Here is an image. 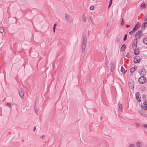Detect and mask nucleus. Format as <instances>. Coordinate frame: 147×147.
<instances>
[{
	"instance_id": "nucleus-19",
	"label": "nucleus",
	"mask_w": 147,
	"mask_h": 147,
	"mask_svg": "<svg viewBox=\"0 0 147 147\" xmlns=\"http://www.w3.org/2000/svg\"><path fill=\"white\" fill-rule=\"evenodd\" d=\"M136 145L138 147H141L142 144L140 142H138L136 143Z\"/></svg>"
},
{
	"instance_id": "nucleus-53",
	"label": "nucleus",
	"mask_w": 147,
	"mask_h": 147,
	"mask_svg": "<svg viewBox=\"0 0 147 147\" xmlns=\"http://www.w3.org/2000/svg\"><path fill=\"white\" fill-rule=\"evenodd\" d=\"M90 32V31H88V36H89V35Z\"/></svg>"
},
{
	"instance_id": "nucleus-28",
	"label": "nucleus",
	"mask_w": 147,
	"mask_h": 147,
	"mask_svg": "<svg viewBox=\"0 0 147 147\" xmlns=\"http://www.w3.org/2000/svg\"><path fill=\"white\" fill-rule=\"evenodd\" d=\"M135 43L134 42V41L133 42L132 44V48L133 50L135 49L134 46H135Z\"/></svg>"
},
{
	"instance_id": "nucleus-41",
	"label": "nucleus",
	"mask_w": 147,
	"mask_h": 147,
	"mask_svg": "<svg viewBox=\"0 0 147 147\" xmlns=\"http://www.w3.org/2000/svg\"><path fill=\"white\" fill-rule=\"evenodd\" d=\"M141 115L142 116H145L146 117H147V115L144 114L142 113H141Z\"/></svg>"
},
{
	"instance_id": "nucleus-51",
	"label": "nucleus",
	"mask_w": 147,
	"mask_h": 147,
	"mask_svg": "<svg viewBox=\"0 0 147 147\" xmlns=\"http://www.w3.org/2000/svg\"><path fill=\"white\" fill-rule=\"evenodd\" d=\"M53 32L54 33L55 32V29H54V28H53Z\"/></svg>"
},
{
	"instance_id": "nucleus-33",
	"label": "nucleus",
	"mask_w": 147,
	"mask_h": 147,
	"mask_svg": "<svg viewBox=\"0 0 147 147\" xmlns=\"http://www.w3.org/2000/svg\"><path fill=\"white\" fill-rule=\"evenodd\" d=\"M133 32H134V31H133V29H132V31H131L129 32V35H132L133 34Z\"/></svg>"
},
{
	"instance_id": "nucleus-45",
	"label": "nucleus",
	"mask_w": 147,
	"mask_h": 147,
	"mask_svg": "<svg viewBox=\"0 0 147 147\" xmlns=\"http://www.w3.org/2000/svg\"><path fill=\"white\" fill-rule=\"evenodd\" d=\"M144 24L146 25L147 26V21H146L145 22H144Z\"/></svg>"
},
{
	"instance_id": "nucleus-20",
	"label": "nucleus",
	"mask_w": 147,
	"mask_h": 147,
	"mask_svg": "<svg viewBox=\"0 0 147 147\" xmlns=\"http://www.w3.org/2000/svg\"><path fill=\"white\" fill-rule=\"evenodd\" d=\"M125 23V22L123 19H122V20L121 22V26H122L123 24Z\"/></svg>"
},
{
	"instance_id": "nucleus-35",
	"label": "nucleus",
	"mask_w": 147,
	"mask_h": 147,
	"mask_svg": "<svg viewBox=\"0 0 147 147\" xmlns=\"http://www.w3.org/2000/svg\"><path fill=\"white\" fill-rule=\"evenodd\" d=\"M134 41L136 42L135 43H137L138 39L137 38H136L134 39Z\"/></svg>"
},
{
	"instance_id": "nucleus-30",
	"label": "nucleus",
	"mask_w": 147,
	"mask_h": 147,
	"mask_svg": "<svg viewBox=\"0 0 147 147\" xmlns=\"http://www.w3.org/2000/svg\"><path fill=\"white\" fill-rule=\"evenodd\" d=\"M129 52H128L127 53V54L125 55V57H127L128 58H130V56L129 55Z\"/></svg>"
},
{
	"instance_id": "nucleus-34",
	"label": "nucleus",
	"mask_w": 147,
	"mask_h": 147,
	"mask_svg": "<svg viewBox=\"0 0 147 147\" xmlns=\"http://www.w3.org/2000/svg\"><path fill=\"white\" fill-rule=\"evenodd\" d=\"M57 25V24L55 23L53 26V28L56 29V27Z\"/></svg>"
},
{
	"instance_id": "nucleus-1",
	"label": "nucleus",
	"mask_w": 147,
	"mask_h": 147,
	"mask_svg": "<svg viewBox=\"0 0 147 147\" xmlns=\"http://www.w3.org/2000/svg\"><path fill=\"white\" fill-rule=\"evenodd\" d=\"M86 35L85 34H82V37L83 38V45L82 46V53H83L84 52L85 47H86V45L87 42V38L85 37Z\"/></svg>"
},
{
	"instance_id": "nucleus-52",
	"label": "nucleus",
	"mask_w": 147,
	"mask_h": 147,
	"mask_svg": "<svg viewBox=\"0 0 147 147\" xmlns=\"http://www.w3.org/2000/svg\"><path fill=\"white\" fill-rule=\"evenodd\" d=\"M142 73H139L140 74V76H142Z\"/></svg>"
},
{
	"instance_id": "nucleus-2",
	"label": "nucleus",
	"mask_w": 147,
	"mask_h": 147,
	"mask_svg": "<svg viewBox=\"0 0 147 147\" xmlns=\"http://www.w3.org/2000/svg\"><path fill=\"white\" fill-rule=\"evenodd\" d=\"M65 19L66 21L68 22H72L73 19L72 17L67 13L65 14Z\"/></svg>"
},
{
	"instance_id": "nucleus-3",
	"label": "nucleus",
	"mask_w": 147,
	"mask_h": 147,
	"mask_svg": "<svg viewBox=\"0 0 147 147\" xmlns=\"http://www.w3.org/2000/svg\"><path fill=\"white\" fill-rule=\"evenodd\" d=\"M138 82L140 84H144L146 82V79L144 76H141L138 79Z\"/></svg>"
},
{
	"instance_id": "nucleus-4",
	"label": "nucleus",
	"mask_w": 147,
	"mask_h": 147,
	"mask_svg": "<svg viewBox=\"0 0 147 147\" xmlns=\"http://www.w3.org/2000/svg\"><path fill=\"white\" fill-rule=\"evenodd\" d=\"M141 25V23L139 22H138L137 23L135 24L134 27L133 28V31L136 32L140 28Z\"/></svg>"
},
{
	"instance_id": "nucleus-56",
	"label": "nucleus",
	"mask_w": 147,
	"mask_h": 147,
	"mask_svg": "<svg viewBox=\"0 0 147 147\" xmlns=\"http://www.w3.org/2000/svg\"><path fill=\"white\" fill-rule=\"evenodd\" d=\"M91 22H92V20H91Z\"/></svg>"
},
{
	"instance_id": "nucleus-8",
	"label": "nucleus",
	"mask_w": 147,
	"mask_h": 147,
	"mask_svg": "<svg viewBox=\"0 0 147 147\" xmlns=\"http://www.w3.org/2000/svg\"><path fill=\"white\" fill-rule=\"evenodd\" d=\"M142 31L141 30H139L137 31L136 32V34L134 35L135 37L136 38H137L138 36H139V35H141L142 34Z\"/></svg>"
},
{
	"instance_id": "nucleus-37",
	"label": "nucleus",
	"mask_w": 147,
	"mask_h": 147,
	"mask_svg": "<svg viewBox=\"0 0 147 147\" xmlns=\"http://www.w3.org/2000/svg\"><path fill=\"white\" fill-rule=\"evenodd\" d=\"M116 41L117 43H119L120 41V38H117L116 39Z\"/></svg>"
},
{
	"instance_id": "nucleus-38",
	"label": "nucleus",
	"mask_w": 147,
	"mask_h": 147,
	"mask_svg": "<svg viewBox=\"0 0 147 147\" xmlns=\"http://www.w3.org/2000/svg\"><path fill=\"white\" fill-rule=\"evenodd\" d=\"M146 102H147V100H145V101L144 102V103H143V104H144V105H145V106H146V105L147 104L146 103Z\"/></svg>"
},
{
	"instance_id": "nucleus-44",
	"label": "nucleus",
	"mask_w": 147,
	"mask_h": 147,
	"mask_svg": "<svg viewBox=\"0 0 147 147\" xmlns=\"http://www.w3.org/2000/svg\"><path fill=\"white\" fill-rule=\"evenodd\" d=\"M34 110L36 113L37 114V109H36L35 107L34 108Z\"/></svg>"
},
{
	"instance_id": "nucleus-22",
	"label": "nucleus",
	"mask_w": 147,
	"mask_h": 147,
	"mask_svg": "<svg viewBox=\"0 0 147 147\" xmlns=\"http://www.w3.org/2000/svg\"><path fill=\"white\" fill-rule=\"evenodd\" d=\"M113 0H110L109 1V4L108 7V8H109L111 5Z\"/></svg>"
},
{
	"instance_id": "nucleus-26",
	"label": "nucleus",
	"mask_w": 147,
	"mask_h": 147,
	"mask_svg": "<svg viewBox=\"0 0 147 147\" xmlns=\"http://www.w3.org/2000/svg\"><path fill=\"white\" fill-rule=\"evenodd\" d=\"M83 21L84 22H85L86 21V19L85 18V16L84 15L83 16Z\"/></svg>"
},
{
	"instance_id": "nucleus-21",
	"label": "nucleus",
	"mask_w": 147,
	"mask_h": 147,
	"mask_svg": "<svg viewBox=\"0 0 147 147\" xmlns=\"http://www.w3.org/2000/svg\"><path fill=\"white\" fill-rule=\"evenodd\" d=\"M127 34H126L124 36V38L123 39V41H126L127 39Z\"/></svg>"
},
{
	"instance_id": "nucleus-50",
	"label": "nucleus",
	"mask_w": 147,
	"mask_h": 147,
	"mask_svg": "<svg viewBox=\"0 0 147 147\" xmlns=\"http://www.w3.org/2000/svg\"><path fill=\"white\" fill-rule=\"evenodd\" d=\"M141 35H139V36H138V38H140V36H141Z\"/></svg>"
},
{
	"instance_id": "nucleus-40",
	"label": "nucleus",
	"mask_w": 147,
	"mask_h": 147,
	"mask_svg": "<svg viewBox=\"0 0 147 147\" xmlns=\"http://www.w3.org/2000/svg\"><path fill=\"white\" fill-rule=\"evenodd\" d=\"M45 135H43V136H42L41 137H40V138L41 139H43L44 138H45Z\"/></svg>"
},
{
	"instance_id": "nucleus-55",
	"label": "nucleus",
	"mask_w": 147,
	"mask_h": 147,
	"mask_svg": "<svg viewBox=\"0 0 147 147\" xmlns=\"http://www.w3.org/2000/svg\"><path fill=\"white\" fill-rule=\"evenodd\" d=\"M146 17H147V16H146Z\"/></svg>"
},
{
	"instance_id": "nucleus-5",
	"label": "nucleus",
	"mask_w": 147,
	"mask_h": 147,
	"mask_svg": "<svg viewBox=\"0 0 147 147\" xmlns=\"http://www.w3.org/2000/svg\"><path fill=\"white\" fill-rule=\"evenodd\" d=\"M136 100L138 102H140L141 100V97L139 92H137L136 93Z\"/></svg>"
},
{
	"instance_id": "nucleus-12",
	"label": "nucleus",
	"mask_w": 147,
	"mask_h": 147,
	"mask_svg": "<svg viewBox=\"0 0 147 147\" xmlns=\"http://www.w3.org/2000/svg\"><path fill=\"white\" fill-rule=\"evenodd\" d=\"M126 48V45L125 44L122 45L120 51L121 52L124 51H125Z\"/></svg>"
},
{
	"instance_id": "nucleus-23",
	"label": "nucleus",
	"mask_w": 147,
	"mask_h": 147,
	"mask_svg": "<svg viewBox=\"0 0 147 147\" xmlns=\"http://www.w3.org/2000/svg\"><path fill=\"white\" fill-rule=\"evenodd\" d=\"M4 31L3 28L2 27H0V32L1 33H3Z\"/></svg>"
},
{
	"instance_id": "nucleus-46",
	"label": "nucleus",
	"mask_w": 147,
	"mask_h": 147,
	"mask_svg": "<svg viewBox=\"0 0 147 147\" xmlns=\"http://www.w3.org/2000/svg\"><path fill=\"white\" fill-rule=\"evenodd\" d=\"M147 17H146V16L145 17V18L144 20V21H145L146 20L147 21Z\"/></svg>"
},
{
	"instance_id": "nucleus-36",
	"label": "nucleus",
	"mask_w": 147,
	"mask_h": 147,
	"mask_svg": "<svg viewBox=\"0 0 147 147\" xmlns=\"http://www.w3.org/2000/svg\"><path fill=\"white\" fill-rule=\"evenodd\" d=\"M145 106H143V105H141L140 107L142 109L144 110V109Z\"/></svg>"
},
{
	"instance_id": "nucleus-31",
	"label": "nucleus",
	"mask_w": 147,
	"mask_h": 147,
	"mask_svg": "<svg viewBox=\"0 0 147 147\" xmlns=\"http://www.w3.org/2000/svg\"><path fill=\"white\" fill-rule=\"evenodd\" d=\"M94 9V7L93 6H91L90 7V10H92Z\"/></svg>"
},
{
	"instance_id": "nucleus-13",
	"label": "nucleus",
	"mask_w": 147,
	"mask_h": 147,
	"mask_svg": "<svg viewBox=\"0 0 147 147\" xmlns=\"http://www.w3.org/2000/svg\"><path fill=\"white\" fill-rule=\"evenodd\" d=\"M146 5L145 3L144 2H143L140 5V9H142V8L145 9L146 8Z\"/></svg>"
},
{
	"instance_id": "nucleus-14",
	"label": "nucleus",
	"mask_w": 147,
	"mask_h": 147,
	"mask_svg": "<svg viewBox=\"0 0 147 147\" xmlns=\"http://www.w3.org/2000/svg\"><path fill=\"white\" fill-rule=\"evenodd\" d=\"M24 93L23 91H21L19 92V94L21 98H23L24 96Z\"/></svg>"
},
{
	"instance_id": "nucleus-25",
	"label": "nucleus",
	"mask_w": 147,
	"mask_h": 147,
	"mask_svg": "<svg viewBox=\"0 0 147 147\" xmlns=\"http://www.w3.org/2000/svg\"><path fill=\"white\" fill-rule=\"evenodd\" d=\"M143 69H144L143 67V68L140 69L138 71V73H142V72L143 71Z\"/></svg>"
},
{
	"instance_id": "nucleus-7",
	"label": "nucleus",
	"mask_w": 147,
	"mask_h": 147,
	"mask_svg": "<svg viewBox=\"0 0 147 147\" xmlns=\"http://www.w3.org/2000/svg\"><path fill=\"white\" fill-rule=\"evenodd\" d=\"M129 88L131 89L134 88V85L133 81L132 80H129L128 82Z\"/></svg>"
},
{
	"instance_id": "nucleus-49",
	"label": "nucleus",
	"mask_w": 147,
	"mask_h": 147,
	"mask_svg": "<svg viewBox=\"0 0 147 147\" xmlns=\"http://www.w3.org/2000/svg\"><path fill=\"white\" fill-rule=\"evenodd\" d=\"M20 1H22V2H24V1H26V0H20Z\"/></svg>"
},
{
	"instance_id": "nucleus-27",
	"label": "nucleus",
	"mask_w": 147,
	"mask_h": 147,
	"mask_svg": "<svg viewBox=\"0 0 147 147\" xmlns=\"http://www.w3.org/2000/svg\"><path fill=\"white\" fill-rule=\"evenodd\" d=\"M6 105L8 107H11V104L10 102H7L6 104Z\"/></svg>"
},
{
	"instance_id": "nucleus-18",
	"label": "nucleus",
	"mask_w": 147,
	"mask_h": 147,
	"mask_svg": "<svg viewBox=\"0 0 147 147\" xmlns=\"http://www.w3.org/2000/svg\"><path fill=\"white\" fill-rule=\"evenodd\" d=\"M143 71L142 72V76H145L146 74V70L143 67Z\"/></svg>"
},
{
	"instance_id": "nucleus-47",
	"label": "nucleus",
	"mask_w": 147,
	"mask_h": 147,
	"mask_svg": "<svg viewBox=\"0 0 147 147\" xmlns=\"http://www.w3.org/2000/svg\"><path fill=\"white\" fill-rule=\"evenodd\" d=\"M143 111L142 110H141V111H139V113L141 114V113H142V112H143Z\"/></svg>"
},
{
	"instance_id": "nucleus-48",
	"label": "nucleus",
	"mask_w": 147,
	"mask_h": 147,
	"mask_svg": "<svg viewBox=\"0 0 147 147\" xmlns=\"http://www.w3.org/2000/svg\"><path fill=\"white\" fill-rule=\"evenodd\" d=\"M36 129V127H34V129H33V131H35Z\"/></svg>"
},
{
	"instance_id": "nucleus-54",
	"label": "nucleus",
	"mask_w": 147,
	"mask_h": 147,
	"mask_svg": "<svg viewBox=\"0 0 147 147\" xmlns=\"http://www.w3.org/2000/svg\"><path fill=\"white\" fill-rule=\"evenodd\" d=\"M147 100V102H146V103L147 104V100ZM146 106H147V104L146 105Z\"/></svg>"
},
{
	"instance_id": "nucleus-42",
	"label": "nucleus",
	"mask_w": 147,
	"mask_h": 147,
	"mask_svg": "<svg viewBox=\"0 0 147 147\" xmlns=\"http://www.w3.org/2000/svg\"><path fill=\"white\" fill-rule=\"evenodd\" d=\"M130 26V25H126L125 27L126 28H129Z\"/></svg>"
},
{
	"instance_id": "nucleus-15",
	"label": "nucleus",
	"mask_w": 147,
	"mask_h": 147,
	"mask_svg": "<svg viewBox=\"0 0 147 147\" xmlns=\"http://www.w3.org/2000/svg\"><path fill=\"white\" fill-rule=\"evenodd\" d=\"M121 71L123 74H125L127 72V70H125L124 68L123 67H121Z\"/></svg>"
},
{
	"instance_id": "nucleus-43",
	"label": "nucleus",
	"mask_w": 147,
	"mask_h": 147,
	"mask_svg": "<svg viewBox=\"0 0 147 147\" xmlns=\"http://www.w3.org/2000/svg\"><path fill=\"white\" fill-rule=\"evenodd\" d=\"M135 46H134V48H136H136L137 47V43H135Z\"/></svg>"
},
{
	"instance_id": "nucleus-24",
	"label": "nucleus",
	"mask_w": 147,
	"mask_h": 147,
	"mask_svg": "<svg viewBox=\"0 0 147 147\" xmlns=\"http://www.w3.org/2000/svg\"><path fill=\"white\" fill-rule=\"evenodd\" d=\"M146 96L145 94H143L142 96V99H143V100H145L146 98Z\"/></svg>"
},
{
	"instance_id": "nucleus-29",
	"label": "nucleus",
	"mask_w": 147,
	"mask_h": 147,
	"mask_svg": "<svg viewBox=\"0 0 147 147\" xmlns=\"http://www.w3.org/2000/svg\"><path fill=\"white\" fill-rule=\"evenodd\" d=\"M122 105L119 103V107L120 109L121 110L122 109Z\"/></svg>"
},
{
	"instance_id": "nucleus-6",
	"label": "nucleus",
	"mask_w": 147,
	"mask_h": 147,
	"mask_svg": "<svg viewBox=\"0 0 147 147\" xmlns=\"http://www.w3.org/2000/svg\"><path fill=\"white\" fill-rule=\"evenodd\" d=\"M140 61V57L139 56H137L134 59V62L135 63H138Z\"/></svg>"
},
{
	"instance_id": "nucleus-16",
	"label": "nucleus",
	"mask_w": 147,
	"mask_h": 147,
	"mask_svg": "<svg viewBox=\"0 0 147 147\" xmlns=\"http://www.w3.org/2000/svg\"><path fill=\"white\" fill-rule=\"evenodd\" d=\"M143 42L144 44L147 45V37L143 39Z\"/></svg>"
},
{
	"instance_id": "nucleus-10",
	"label": "nucleus",
	"mask_w": 147,
	"mask_h": 147,
	"mask_svg": "<svg viewBox=\"0 0 147 147\" xmlns=\"http://www.w3.org/2000/svg\"><path fill=\"white\" fill-rule=\"evenodd\" d=\"M133 50H134V54L135 55H137L139 54V52L138 49H136L135 48Z\"/></svg>"
},
{
	"instance_id": "nucleus-32",
	"label": "nucleus",
	"mask_w": 147,
	"mask_h": 147,
	"mask_svg": "<svg viewBox=\"0 0 147 147\" xmlns=\"http://www.w3.org/2000/svg\"><path fill=\"white\" fill-rule=\"evenodd\" d=\"M143 126L145 128H146V129H147V124H145L144 125H143Z\"/></svg>"
},
{
	"instance_id": "nucleus-9",
	"label": "nucleus",
	"mask_w": 147,
	"mask_h": 147,
	"mask_svg": "<svg viewBox=\"0 0 147 147\" xmlns=\"http://www.w3.org/2000/svg\"><path fill=\"white\" fill-rule=\"evenodd\" d=\"M137 69V66L135 65L134 67H132L130 69V72L131 73H132L134 72Z\"/></svg>"
},
{
	"instance_id": "nucleus-11",
	"label": "nucleus",
	"mask_w": 147,
	"mask_h": 147,
	"mask_svg": "<svg viewBox=\"0 0 147 147\" xmlns=\"http://www.w3.org/2000/svg\"><path fill=\"white\" fill-rule=\"evenodd\" d=\"M110 70L111 72H112L113 70V62H111L110 63Z\"/></svg>"
},
{
	"instance_id": "nucleus-39",
	"label": "nucleus",
	"mask_w": 147,
	"mask_h": 147,
	"mask_svg": "<svg viewBox=\"0 0 147 147\" xmlns=\"http://www.w3.org/2000/svg\"><path fill=\"white\" fill-rule=\"evenodd\" d=\"M129 147H135L133 144H131Z\"/></svg>"
},
{
	"instance_id": "nucleus-17",
	"label": "nucleus",
	"mask_w": 147,
	"mask_h": 147,
	"mask_svg": "<svg viewBox=\"0 0 147 147\" xmlns=\"http://www.w3.org/2000/svg\"><path fill=\"white\" fill-rule=\"evenodd\" d=\"M147 26L146 25H145L144 23V22L142 25V26H141V28H142V30H144L145 29L144 28V29H143V28H146V27Z\"/></svg>"
}]
</instances>
